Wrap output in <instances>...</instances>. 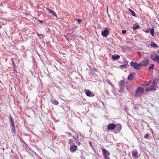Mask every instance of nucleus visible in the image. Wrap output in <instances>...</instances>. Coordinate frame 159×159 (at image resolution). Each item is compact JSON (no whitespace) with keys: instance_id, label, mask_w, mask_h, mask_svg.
Here are the masks:
<instances>
[{"instance_id":"32","label":"nucleus","mask_w":159,"mask_h":159,"mask_svg":"<svg viewBox=\"0 0 159 159\" xmlns=\"http://www.w3.org/2000/svg\"><path fill=\"white\" fill-rule=\"evenodd\" d=\"M68 135L69 136H71V135H72L71 133H68Z\"/></svg>"},{"instance_id":"10","label":"nucleus","mask_w":159,"mask_h":159,"mask_svg":"<svg viewBox=\"0 0 159 159\" xmlns=\"http://www.w3.org/2000/svg\"><path fill=\"white\" fill-rule=\"evenodd\" d=\"M109 31L108 30H105L102 32V35L104 37L107 36L109 34Z\"/></svg>"},{"instance_id":"5","label":"nucleus","mask_w":159,"mask_h":159,"mask_svg":"<svg viewBox=\"0 0 159 159\" xmlns=\"http://www.w3.org/2000/svg\"><path fill=\"white\" fill-rule=\"evenodd\" d=\"M156 83L155 81H153L152 84L148 87H146L145 89L146 91H151L154 89Z\"/></svg>"},{"instance_id":"39","label":"nucleus","mask_w":159,"mask_h":159,"mask_svg":"<svg viewBox=\"0 0 159 159\" xmlns=\"http://www.w3.org/2000/svg\"><path fill=\"white\" fill-rule=\"evenodd\" d=\"M13 67L14 68V69H15V67H16V66L15 65V66H14V65H13Z\"/></svg>"},{"instance_id":"8","label":"nucleus","mask_w":159,"mask_h":159,"mask_svg":"<svg viewBox=\"0 0 159 159\" xmlns=\"http://www.w3.org/2000/svg\"><path fill=\"white\" fill-rule=\"evenodd\" d=\"M149 63V61L148 59H145L143 61L140 63L141 66H143L147 65Z\"/></svg>"},{"instance_id":"7","label":"nucleus","mask_w":159,"mask_h":159,"mask_svg":"<svg viewBox=\"0 0 159 159\" xmlns=\"http://www.w3.org/2000/svg\"><path fill=\"white\" fill-rule=\"evenodd\" d=\"M116 127V125L113 124H110L107 126V129L110 130H112L114 129Z\"/></svg>"},{"instance_id":"20","label":"nucleus","mask_w":159,"mask_h":159,"mask_svg":"<svg viewBox=\"0 0 159 159\" xmlns=\"http://www.w3.org/2000/svg\"><path fill=\"white\" fill-rule=\"evenodd\" d=\"M128 10L129 11H130L131 13V14L133 16H136V14H135V12L133 11L132 10H131V9L130 8H129L128 9Z\"/></svg>"},{"instance_id":"24","label":"nucleus","mask_w":159,"mask_h":159,"mask_svg":"<svg viewBox=\"0 0 159 159\" xmlns=\"http://www.w3.org/2000/svg\"><path fill=\"white\" fill-rule=\"evenodd\" d=\"M73 138L75 139V140H78L79 139V136L78 134H76L75 136L73 137Z\"/></svg>"},{"instance_id":"36","label":"nucleus","mask_w":159,"mask_h":159,"mask_svg":"<svg viewBox=\"0 0 159 159\" xmlns=\"http://www.w3.org/2000/svg\"><path fill=\"white\" fill-rule=\"evenodd\" d=\"M39 21L41 23H42L43 22V21L42 20H39Z\"/></svg>"},{"instance_id":"40","label":"nucleus","mask_w":159,"mask_h":159,"mask_svg":"<svg viewBox=\"0 0 159 159\" xmlns=\"http://www.w3.org/2000/svg\"><path fill=\"white\" fill-rule=\"evenodd\" d=\"M108 7H107V11H108Z\"/></svg>"},{"instance_id":"6","label":"nucleus","mask_w":159,"mask_h":159,"mask_svg":"<svg viewBox=\"0 0 159 159\" xmlns=\"http://www.w3.org/2000/svg\"><path fill=\"white\" fill-rule=\"evenodd\" d=\"M158 55L156 53H152L150 56L151 59L154 61H156L158 57Z\"/></svg>"},{"instance_id":"26","label":"nucleus","mask_w":159,"mask_h":159,"mask_svg":"<svg viewBox=\"0 0 159 159\" xmlns=\"http://www.w3.org/2000/svg\"><path fill=\"white\" fill-rule=\"evenodd\" d=\"M151 66H150L149 68L150 70L153 69V67H154V65L153 64H151L150 65Z\"/></svg>"},{"instance_id":"29","label":"nucleus","mask_w":159,"mask_h":159,"mask_svg":"<svg viewBox=\"0 0 159 159\" xmlns=\"http://www.w3.org/2000/svg\"><path fill=\"white\" fill-rule=\"evenodd\" d=\"M11 61H12V63L13 65L15 66V63L13 60V58H12L11 59Z\"/></svg>"},{"instance_id":"11","label":"nucleus","mask_w":159,"mask_h":159,"mask_svg":"<svg viewBox=\"0 0 159 159\" xmlns=\"http://www.w3.org/2000/svg\"><path fill=\"white\" fill-rule=\"evenodd\" d=\"M84 91L85 93L87 96L92 97L94 96V95H93L92 94L91 92L90 91H89L87 89H85L84 90Z\"/></svg>"},{"instance_id":"25","label":"nucleus","mask_w":159,"mask_h":159,"mask_svg":"<svg viewBox=\"0 0 159 159\" xmlns=\"http://www.w3.org/2000/svg\"><path fill=\"white\" fill-rule=\"evenodd\" d=\"M120 67L122 68H125L127 67V66L126 65H121L120 66Z\"/></svg>"},{"instance_id":"44","label":"nucleus","mask_w":159,"mask_h":159,"mask_svg":"<svg viewBox=\"0 0 159 159\" xmlns=\"http://www.w3.org/2000/svg\"><path fill=\"white\" fill-rule=\"evenodd\" d=\"M78 143H79V144H78L79 145H80V142Z\"/></svg>"},{"instance_id":"16","label":"nucleus","mask_w":159,"mask_h":159,"mask_svg":"<svg viewBox=\"0 0 159 159\" xmlns=\"http://www.w3.org/2000/svg\"><path fill=\"white\" fill-rule=\"evenodd\" d=\"M115 128H116L118 131H120L121 129V125L120 124H117Z\"/></svg>"},{"instance_id":"46","label":"nucleus","mask_w":159,"mask_h":159,"mask_svg":"<svg viewBox=\"0 0 159 159\" xmlns=\"http://www.w3.org/2000/svg\"><path fill=\"white\" fill-rule=\"evenodd\" d=\"M89 143H90V144H91V142H89Z\"/></svg>"},{"instance_id":"45","label":"nucleus","mask_w":159,"mask_h":159,"mask_svg":"<svg viewBox=\"0 0 159 159\" xmlns=\"http://www.w3.org/2000/svg\"><path fill=\"white\" fill-rule=\"evenodd\" d=\"M65 38H66V37H67V36H65Z\"/></svg>"},{"instance_id":"34","label":"nucleus","mask_w":159,"mask_h":159,"mask_svg":"<svg viewBox=\"0 0 159 159\" xmlns=\"http://www.w3.org/2000/svg\"><path fill=\"white\" fill-rule=\"evenodd\" d=\"M156 61H157V63L159 64V56L158 57Z\"/></svg>"},{"instance_id":"1","label":"nucleus","mask_w":159,"mask_h":159,"mask_svg":"<svg viewBox=\"0 0 159 159\" xmlns=\"http://www.w3.org/2000/svg\"><path fill=\"white\" fill-rule=\"evenodd\" d=\"M144 92V89L143 88L139 87L136 89L135 96L136 97H140Z\"/></svg>"},{"instance_id":"47","label":"nucleus","mask_w":159,"mask_h":159,"mask_svg":"<svg viewBox=\"0 0 159 159\" xmlns=\"http://www.w3.org/2000/svg\"><path fill=\"white\" fill-rule=\"evenodd\" d=\"M158 15L159 16V13Z\"/></svg>"},{"instance_id":"15","label":"nucleus","mask_w":159,"mask_h":159,"mask_svg":"<svg viewBox=\"0 0 159 159\" xmlns=\"http://www.w3.org/2000/svg\"><path fill=\"white\" fill-rule=\"evenodd\" d=\"M120 56L118 55H115L114 56H112V58L113 60H116L120 58Z\"/></svg>"},{"instance_id":"42","label":"nucleus","mask_w":159,"mask_h":159,"mask_svg":"<svg viewBox=\"0 0 159 159\" xmlns=\"http://www.w3.org/2000/svg\"><path fill=\"white\" fill-rule=\"evenodd\" d=\"M157 53L159 54V50H158L157 51Z\"/></svg>"},{"instance_id":"3","label":"nucleus","mask_w":159,"mask_h":159,"mask_svg":"<svg viewBox=\"0 0 159 159\" xmlns=\"http://www.w3.org/2000/svg\"><path fill=\"white\" fill-rule=\"evenodd\" d=\"M102 153L105 159H110L108 157L110 155V153L105 148H103L102 149Z\"/></svg>"},{"instance_id":"41","label":"nucleus","mask_w":159,"mask_h":159,"mask_svg":"<svg viewBox=\"0 0 159 159\" xmlns=\"http://www.w3.org/2000/svg\"><path fill=\"white\" fill-rule=\"evenodd\" d=\"M138 53L139 55H140V52H138Z\"/></svg>"},{"instance_id":"38","label":"nucleus","mask_w":159,"mask_h":159,"mask_svg":"<svg viewBox=\"0 0 159 159\" xmlns=\"http://www.w3.org/2000/svg\"><path fill=\"white\" fill-rule=\"evenodd\" d=\"M108 83L109 84H112L111 82L110 81H109V82Z\"/></svg>"},{"instance_id":"18","label":"nucleus","mask_w":159,"mask_h":159,"mask_svg":"<svg viewBox=\"0 0 159 159\" xmlns=\"http://www.w3.org/2000/svg\"><path fill=\"white\" fill-rule=\"evenodd\" d=\"M151 82V81H148L145 82L142 85L143 86H144V87L147 86L149 85L150 84Z\"/></svg>"},{"instance_id":"17","label":"nucleus","mask_w":159,"mask_h":159,"mask_svg":"<svg viewBox=\"0 0 159 159\" xmlns=\"http://www.w3.org/2000/svg\"><path fill=\"white\" fill-rule=\"evenodd\" d=\"M52 103L54 105H57L59 104L58 102L56 100H53L52 101Z\"/></svg>"},{"instance_id":"4","label":"nucleus","mask_w":159,"mask_h":159,"mask_svg":"<svg viewBox=\"0 0 159 159\" xmlns=\"http://www.w3.org/2000/svg\"><path fill=\"white\" fill-rule=\"evenodd\" d=\"M130 65L131 66L136 70H139L140 69L141 66L140 63L138 64L136 62H134L133 61H132L130 62Z\"/></svg>"},{"instance_id":"21","label":"nucleus","mask_w":159,"mask_h":159,"mask_svg":"<svg viewBox=\"0 0 159 159\" xmlns=\"http://www.w3.org/2000/svg\"><path fill=\"white\" fill-rule=\"evenodd\" d=\"M150 46L152 47H157V45L156 43L153 42H152L150 44Z\"/></svg>"},{"instance_id":"12","label":"nucleus","mask_w":159,"mask_h":159,"mask_svg":"<svg viewBox=\"0 0 159 159\" xmlns=\"http://www.w3.org/2000/svg\"><path fill=\"white\" fill-rule=\"evenodd\" d=\"M9 119H10V120L11 121V122L12 123L11 125H12V130L14 129L15 130V125H14V120H13L11 116H10L9 117Z\"/></svg>"},{"instance_id":"28","label":"nucleus","mask_w":159,"mask_h":159,"mask_svg":"<svg viewBox=\"0 0 159 159\" xmlns=\"http://www.w3.org/2000/svg\"><path fill=\"white\" fill-rule=\"evenodd\" d=\"M68 35L69 36H70L71 37H76L75 35H74L72 34L71 33L69 34Z\"/></svg>"},{"instance_id":"23","label":"nucleus","mask_w":159,"mask_h":159,"mask_svg":"<svg viewBox=\"0 0 159 159\" xmlns=\"http://www.w3.org/2000/svg\"><path fill=\"white\" fill-rule=\"evenodd\" d=\"M133 78V75L131 74H130L128 76V79L129 80H132Z\"/></svg>"},{"instance_id":"2","label":"nucleus","mask_w":159,"mask_h":159,"mask_svg":"<svg viewBox=\"0 0 159 159\" xmlns=\"http://www.w3.org/2000/svg\"><path fill=\"white\" fill-rule=\"evenodd\" d=\"M132 156L133 158L137 159L139 157L138 152L136 149H134L131 151Z\"/></svg>"},{"instance_id":"33","label":"nucleus","mask_w":159,"mask_h":159,"mask_svg":"<svg viewBox=\"0 0 159 159\" xmlns=\"http://www.w3.org/2000/svg\"><path fill=\"white\" fill-rule=\"evenodd\" d=\"M73 141L71 139H70L69 140V143H71L72 142H73Z\"/></svg>"},{"instance_id":"19","label":"nucleus","mask_w":159,"mask_h":159,"mask_svg":"<svg viewBox=\"0 0 159 159\" xmlns=\"http://www.w3.org/2000/svg\"><path fill=\"white\" fill-rule=\"evenodd\" d=\"M133 29L134 30H136L139 28V26L137 24H135L133 26Z\"/></svg>"},{"instance_id":"9","label":"nucleus","mask_w":159,"mask_h":159,"mask_svg":"<svg viewBox=\"0 0 159 159\" xmlns=\"http://www.w3.org/2000/svg\"><path fill=\"white\" fill-rule=\"evenodd\" d=\"M119 86L121 88H123L125 84V82L123 80H121L119 82Z\"/></svg>"},{"instance_id":"37","label":"nucleus","mask_w":159,"mask_h":159,"mask_svg":"<svg viewBox=\"0 0 159 159\" xmlns=\"http://www.w3.org/2000/svg\"><path fill=\"white\" fill-rule=\"evenodd\" d=\"M145 32L147 33H148L149 32V30L148 29H147L146 31Z\"/></svg>"},{"instance_id":"22","label":"nucleus","mask_w":159,"mask_h":159,"mask_svg":"<svg viewBox=\"0 0 159 159\" xmlns=\"http://www.w3.org/2000/svg\"><path fill=\"white\" fill-rule=\"evenodd\" d=\"M150 32L152 36H154V28H152L150 30Z\"/></svg>"},{"instance_id":"35","label":"nucleus","mask_w":159,"mask_h":159,"mask_svg":"<svg viewBox=\"0 0 159 159\" xmlns=\"http://www.w3.org/2000/svg\"><path fill=\"white\" fill-rule=\"evenodd\" d=\"M37 35L39 36H41V35H42L43 36V35L42 34H39L38 33H37Z\"/></svg>"},{"instance_id":"27","label":"nucleus","mask_w":159,"mask_h":159,"mask_svg":"<svg viewBox=\"0 0 159 159\" xmlns=\"http://www.w3.org/2000/svg\"><path fill=\"white\" fill-rule=\"evenodd\" d=\"M149 135L148 134H146L144 136V138L145 139H147L149 137Z\"/></svg>"},{"instance_id":"14","label":"nucleus","mask_w":159,"mask_h":159,"mask_svg":"<svg viewBox=\"0 0 159 159\" xmlns=\"http://www.w3.org/2000/svg\"><path fill=\"white\" fill-rule=\"evenodd\" d=\"M47 9L49 11V13H51L52 15L56 17H57V16L56 13L53 11L51 10L49 8H47Z\"/></svg>"},{"instance_id":"30","label":"nucleus","mask_w":159,"mask_h":159,"mask_svg":"<svg viewBox=\"0 0 159 159\" xmlns=\"http://www.w3.org/2000/svg\"><path fill=\"white\" fill-rule=\"evenodd\" d=\"M126 31L125 30H123L122 31V33L123 34H125L126 33Z\"/></svg>"},{"instance_id":"31","label":"nucleus","mask_w":159,"mask_h":159,"mask_svg":"<svg viewBox=\"0 0 159 159\" xmlns=\"http://www.w3.org/2000/svg\"><path fill=\"white\" fill-rule=\"evenodd\" d=\"M77 20V21H78L79 23H80L82 22V20L81 19H76Z\"/></svg>"},{"instance_id":"43","label":"nucleus","mask_w":159,"mask_h":159,"mask_svg":"<svg viewBox=\"0 0 159 159\" xmlns=\"http://www.w3.org/2000/svg\"><path fill=\"white\" fill-rule=\"evenodd\" d=\"M15 130H14V129H13V130H12V132H15Z\"/></svg>"},{"instance_id":"13","label":"nucleus","mask_w":159,"mask_h":159,"mask_svg":"<svg viewBox=\"0 0 159 159\" xmlns=\"http://www.w3.org/2000/svg\"><path fill=\"white\" fill-rule=\"evenodd\" d=\"M77 148V146L76 145L71 146L70 148V149L71 151L72 152H75Z\"/></svg>"}]
</instances>
